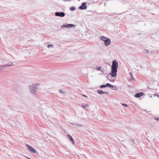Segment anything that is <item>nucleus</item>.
Listing matches in <instances>:
<instances>
[{"instance_id": "obj_5", "label": "nucleus", "mask_w": 159, "mask_h": 159, "mask_svg": "<svg viewBox=\"0 0 159 159\" xmlns=\"http://www.w3.org/2000/svg\"><path fill=\"white\" fill-rule=\"evenodd\" d=\"M111 43V40L110 39L108 38L105 40V42H104V44L106 46H108Z\"/></svg>"}, {"instance_id": "obj_21", "label": "nucleus", "mask_w": 159, "mask_h": 159, "mask_svg": "<svg viewBox=\"0 0 159 159\" xmlns=\"http://www.w3.org/2000/svg\"><path fill=\"white\" fill-rule=\"evenodd\" d=\"M62 91H60V93H61Z\"/></svg>"}, {"instance_id": "obj_16", "label": "nucleus", "mask_w": 159, "mask_h": 159, "mask_svg": "<svg viewBox=\"0 0 159 159\" xmlns=\"http://www.w3.org/2000/svg\"><path fill=\"white\" fill-rule=\"evenodd\" d=\"M70 10H75V8L74 7H71L70 8Z\"/></svg>"}, {"instance_id": "obj_10", "label": "nucleus", "mask_w": 159, "mask_h": 159, "mask_svg": "<svg viewBox=\"0 0 159 159\" xmlns=\"http://www.w3.org/2000/svg\"><path fill=\"white\" fill-rule=\"evenodd\" d=\"M82 106L83 108H84L87 107L88 106V105L84 104L82 105Z\"/></svg>"}, {"instance_id": "obj_17", "label": "nucleus", "mask_w": 159, "mask_h": 159, "mask_svg": "<svg viewBox=\"0 0 159 159\" xmlns=\"http://www.w3.org/2000/svg\"><path fill=\"white\" fill-rule=\"evenodd\" d=\"M155 119L157 120H159V117H158L156 119L155 118Z\"/></svg>"}, {"instance_id": "obj_3", "label": "nucleus", "mask_w": 159, "mask_h": 159, "mask_svg": "<svg viewBox=\"0 0 159 159\" xmlns=\"http://www.w3.org/2000/svg\"><path fill=\"white\" fill-rule=\"evenodd\" d=\"M55 15L57 16H60V17H63L65 16V14L63 12H56L55 13Z\"/></svg>"}, {"instance_id": "obj_1", "label": "nucleus", "mask_w": 159, "mask_h": 159, "mask_svg": "<svg viewBox=\"0 0 159 159\" xmlns=\"http://www.w3.org/2000/svg\"><path fill=\"white\" fill-rule=\"evenodd\" d=\"M118 67V63L116 60H113L111 66V71L110 73L111 75L113 77H115L116 75V72Z\"/></svg>"}, {"instance_id": "obj_11", "label": "nucleus", "mask_w": 159, "mask_h": 159, "mask_svg": "<svg viewBox=\"0 0 159 159\" xmlns=\"http://www.w3.org/2000/svg\"><path fill=\"white\" fill-rule=\"evenodd\" d=\"M106 86L107 87H109L110 88H111V87L112 86V85L110 84L109 83H107L106 84Z\"/></svg>"}, {"instance_id": "obj_14", "label": "nucleus", "mask_w": 159, "mask_h": 159, "mask_svg": "<svg viewBox=\"0 0 159 159\" xmlns=\"http://www.w3.org/2000/svg\"><path fill=\"white\" fill-rule=\"evenodd\" d=\"M97 70H100V71H102V68L101 67H98V68H97Z\"/></svg>"}, {"instance_id": "obj_19", "label": "nucleus", "mask_w": 159, "mask_h": 159, "mask_svg": "<svg viewBox=\"0 0 159 159\" xmlns=\"http://www.w3.org/2000/svg\"><path fill=\"white\" fill-rule=\"evenodd\" d=\"M83 96H84L85 97H87V96H86V95H83Z\"/></svg>"}, {"instance_id": "obj_22", "label": "nucleus", "mask_w": 159, "mask_h": 159, "mask_svg": "<svg viewBox=\"0 0 159 159\" xmlns=\"http://www.w3.org/2000/svg\"><path fill=\"white\" fill-rule=\"evenodd\" d=\"M65 27H67V26H65Z\"/></svg>"}, {"instance_id": "obj_9", "label": "nucleus", "mask_w": 159, "mask_h": 159, "mask_svg": "<svg viewBox=\"0 0 159 159\" xmlns=\"http://www.w3.org/2000/svg\"><path fill=\"white\" fill-rule=\"evenodd\" d=\"M97 91L98 93H99L100 94H104V93H107V92H103L101 90H98Z\"/></svg>"}, {"instance_id": "obj_20", "label": "nucleus", "mask_w": 159, "mask_h": 159, "mask_svg": "<svg viewBox=\"0 0 159 159\" xmlns=\"http://www.w3.org/2000/svg\"><path fill=\"white\" fill-rule=\"evenodd\" d=\"M70 25V24H69V25Z\"/></svg>"}, {"instance_id": "obj_12", "label": "nucleus", "mask_w": 159, "mask_h": 159, "mask_svg": "<svg viewBox=\"0 0 159 159\" xmlns=\"http://www.w3.org/2000/svg\"><path fill=\"white\" fill-rule=\"evenodd\" d=\"M111 89L114 90H116L117 89V88L116 87V86H113L111 87Z\"/></svg>"}, {"instance_id": "obj_8", "label": "nucleus", "mask_w": 159, "mask_h": 159, "mask_svg": "<svg viewBox=\"0 0 159 159\" xmlns=\"http://www.w3.org/2000/svg\"><path fill=\"white\" fill-rule=\"evenodd\" d=\"M68 136L69 137V139H70V140H71L73 143V144H74V141L73 139H72V137L70 136V135H68Z\"/></svg>"}, {"instance_id": "obj_13", "label": "nucleus", "mask_w": 159, "mask_h": 159, "mask_svg": "<svg viewBox=\"0 0 159 159\" xmlns=\"http://www.w3.org/2000/svg\"><path fill=\"white\" fill-rule=\"evenodd\" d=\"M107 87L106 85H101L100 86V88H105V87Z\"/></svg>"}, {"instance_id": "obj_4", "label": "nucleus", "mask_w": 159, "mask_h": 159, "mask_svg": "<svg viewBox=\"0 0 159 159\" xmlns=\"http://www.w3.org/2000/svg\"><path fill=\"white\" fill-rule=\"evenodd\" d=\"M86 4L85 2L83 3L81 6L79 7V9H84L86 8Z\"/></svg>"}, {"instance_id": "obj_18", "label": "nucleus", "mask_w": 159, "mask_h": 159, "mask_svg": "<svg viewBox=\"0 0 159 159\" xmlns=\"http://www.w3.org/2000/svg\"><path fill=\"white\" fill-rule=\"evenodd\" d=\"M122 105L123 106H127V104H123Z\"/></svg>"}, {"instance_id": "obj_2", "label": "nucleus", "mask_w": 159, "mask_h": 159, "mask_svg": "<svg viewBox=\"0 0 159 159\" xmlns=\"http://www.w3.org/2000/svg\"><path fill=\"white\" fill-rule=\"evenodd\" d=\"M26 146L28 148L30 151L34 153L36 152V151L33 148L30 146V145L28 144H26Z\"/></svg>"}, {"instance_id": "obj_6", "label": "nucleus", "mask_w": 159, "mask_h": 159, "mask_svg": "<svg viewBox=\"0 0 159 159\" xmlns=\"http://www.w3.org/2000/svg\"><path fill=\"white\" fill-rule=\"evenodd\" d=\"M143 95V93L142 92H140L135 94V96L137 98L140 97Z\"/></svg>"}, {"instance_id": "obj_15", "label": "nucleus", "mask_w": 159, "mask_h": 159, "mask_svg": "<svg viewBox=\"0 0 159 159\" xmlns=\"http://www.w3.org/2000/svg\"><path fill=\"white\" fill-rule=\"evenodd\" d=\"M48 48H50V47H53V46L52 45H49L48 46Z\"/></svg>"}, {"instance_id": "obj_7", "label": "nucleus", "mask_w": 159, "mask_h": 159, "mask_svg": "<svg viewBox=\"0 0 159 159\" xmlns=\"http://www.w3.org/2000/svg\"><path fill=\"white\" fill-rule=\"evenodd\" d=\"M100 38L102 40L104 41V42H105V40H106L107 39H108V38H106L103 36H101Z\"/></svg>"}]
</instances>
